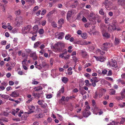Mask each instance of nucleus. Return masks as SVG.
I'll return each instance as SVG.
<instances>
[{"mask_svg": "<svg viewBox=\"0 0 125 125\" xmlns=\"http://www.w3.org/2000/svg\"><path fill=\"white\" fill-rule=\"evenodd\" d=\"M103 6H104L105 8L107 10H109L111 7L112 3L108 0H105L102 3Z\"/></svg>", "mask_w": 125, "mask_h": 125, "instance_id": "1", "label": "nucleus"}, {"mask_svg": "<svg viewBox=\"0 0 125 125\" xmlns=\"http://www.w3.org/2000/svg\"><path fill=\"white\" fill-rule=\"evenodd\" d=\"M31 29V26L30 25L28 26L23 27L22 28V32L23 34H26L29 33Z\"/></svg>", "mask_w": 125, "mask_h": 125, "instance_id": "2", "label": "nucleus"}, {"mask_svg": "<svg viewBox=\"0 0 125 125\" xmlns=\"http://www.w3.org/2000/svg\"><path fill=\"white\" fill-rule=\"evenodd\" d=\"M110 47V43L109 42H106L104 43L101 47V49L104 51H107Z\"/></svg>", "mask_w": 125, "mask_h": 125, "instance_id": "3", "label": "nucleus"}, {"mask_svg": "<svg viewBox=\"0 0 125 125\" xmlns=\"http://www.w3.org/2000/svg\"><path fill=\"white\" fill-rule=\"evenodd\" d=\"M83 115L85 117H87L91 114V113L89 110H84L82 112Z\"/></svg>", "mask_w": 125, "mask_h": 125, "instance_id": "4", "label": "nucleus"}, {"mask_svg": "<svg viewBox=\"0 0 125 125\" xmlns=\"http://www.w3.org/2000/svg\"><path fill=\"white\" fill-rule=\"evenodd\" d=\"M109 63L110 65L112 66L113 67L116 68L117 66V63L115 60H112L111 61H110Z\"/></svg>", "mask_w": 125, "mask_h": 125, "instance_id": "5", "label": "nucleus"}, {"mask_svg": "<svg viewBox=\"0 0 125 125\" xmlns=\"http://www.w3.org/2000/svg\"><path fill=\"white\" fill-rule=\"evenodd\" d=\"M74 13L73 11L71 10L68 11L67 15V19L68 21H69L71 19V15Z\"/></svg>", "mask_w": 125, "mask_h": 125, "instance_id": "6", "label": "nucleus"}, {"mask_svg": "<svg viewBox=\"0 0 125 125\" xmlns=\"http://www.w3.org/2000/svg\"><path fill=\"white\" fill-rule=\"evenodd\" d=\"M38 29V26L36 25L34 26L32 28L33 31L31 32V33L33 34H36L37 32Z\"/></svg>", "mask_w": 125, "mask_h": 125, "instance_id": "7", "label": "nucleus"}, {"mask_svg": "<svg viewBox=\"0 0 125 125\" xmlns=\"http://www.w3.org/2000/svg\"><path fill=\"white\" fill-rule=\"evenodd\" d=\"M23 19L21 17H20L18 20L16 21V25L18 26L21 25Z\"/></svg>", "mask_w": 125, "mask_h": 125, "instance_id": "8", "label": "nucleus"}, {"mask_svg": "<svg viewBox=\"0 0 125 125\" xmlns=\"http://www.w3.org/2000/svg\"><path fill=\"white\" fill-rule=\"evenodd\" d=\"M30 57H32L33 59L34 60H36L37 59V56L35 52L30 53Z\"/></svg>", "mask_w": 125, "mask_h": 125, "instance_id": "9", "label": "nucleus"}, {"mask_svg": "<svg viewBox=\"0 0 125 125\" xmlns=\"http://www.w3.org/2000/svg\"><path fill=\"white\" fill-rule=\"evenodd\" d=\"M57 33L58 37V38L59 39H62L64 37V34L63 32Z\"/></svg>", "mask_w": 125, "mask_h": 125, "instance_id": "10", "label": "nucleus"}, {"mask_svg": "<svg viewBox=\"0 0 125 125\" xmlns=\"http://www.w3.org/2000/svg\"><path fill=\"white\" fill-rule=\"evenodd\" d=\"M28 108L30 110H31L29 111L28 112L29 114H31L33 112V111L35 109V107L33 105L28 106Z\"/></svg>", "mask_w": 125, "mask_h": 125, "instance_id": "11", "label": "nucleus"}, {"mask_svg": "<svg viewBox=\"0 0 125 125\" xmlns=\"http://www.w3.org/2000/svg\"><path fill=\"white\" fill-rule=\"evenodd\" d=\"M19 94L16 91H15L12 92L10 96L13 97H16L19 96Z\"/></svg>", "mask_w": 125, "mask_h": 125, "instance_id": "12", "label": "nucleus"}, {"mask_svg": "<svg viewBox=\"0 0 125 125\" xmlns=\"http://www.w3.org/2000/svg\"><path fill=\"white\" fill-rule=\"evenodd\" d=\"M90 16L91 17V18H92L93 19H92L91 21H94L93 20H94V22L93 23V24H95L96 23V21L95 20V16L94 15L93 13L91 14L90 15Z\"/></svg>", "mask_w": 125, "mask_h": 125, "instance_id": "13", "label": "nucleus"}, {"mask_svg": "<svg viewBox=\"0 0 125 125\" xmlns=\"http://www.w3.org/2000/svg\"><path fill=\"white\" fill-rule=\"evenodd\" d=\"M58 45V47L61 48H62L64 47L65 45L64 43L60 42H57L56 44Z\"/></svg>", "mask_w": 125, "mask_h": 125, "instance_id": "14", "label": "nucleus"}, {"mask_svg": "<svg viewBox=\"0 0 125 125\" xmlns=\"http://www.w3.org/2000/svg\"><path fill=\"white\" fill-rule=\"evenodd\" d=\"M81 53L82 54V56L84 58H86L87 56L86 52L83 50H81Z\"/></svg>", "mask_w": 125, "mask_h": 125, "instance_id": "15", "label": "nucleus"}, {"mask_svg": "<svg viewBox=\"0 0 125 125\" xmlns=\"http://www.w3.org/2000/svg\"><path fill=\"white\" fill-rule=\"evenodd\" d=\"M118 4L121 5H125V0H118Z\"/></svg>", "mask_w": 125, "mask_h": 125, "instance_id": "16", "label": "nucleus"}, {"mask_svg": "<svg viewBox=\"0 0 125 125\" xmlns=\"http://www.w3.org/2000/svg\"><path fill=\"white\" fill-rule=\"evenodd\" d=\"M102 34L103 36L106 38H108L110 37V35L107 32H103Z\"/></svg>", "mask_w": 125, "mask_h": 125, "instance_id": "17", "label": "nucleus"}, {"mask_svg": "<svg viewBox=\"0 0 125 125\" xmlns=\"http://www.w3.org/2000/svg\"><path fill=\"white\" fill-rule=\"evenodd\" d=\"M41 44L40 42L38 41L35 43L34 45V48H36Z\"/></svg>", "mask_w": 125, "mask_h": 125, "instance_id": "18", "label": "nucleus"}, {"mask_svg": "<svg viewBox=\"0 0 125 125\" xmlns=\"http://www.w3.org/2000/svg\"><path fill=\"white\" fill-rule=\"evenodd\" d=\"M0 96L2 98L6 99H8L10 97L8 95L6 94H0Z\"/></svg>", "mask_w": 125, "mask_h": 125, "instance_id": "19", "label": "nucleus"}, {"mask_svg": "<svg viewBox=\"0 0 125 125\" xmlns=\"http://www.w3.org/2000/svg\"><path fill=\"white\" fill-rule=\"evenodd\" d=\"M78 4V2L77 0H75L74 1V2L70 6L72 8H75L76 7Z\"/></svg>", "mask_w": 125, "mask_h": 125, "instance_id": "20", "label": "nucleus"}, {"mask_svg": "<svg viewBox=\"0 0 125 125\" xmlns=\"http://www.w3.org/2000/svg\"><path fill=\"white\" fill-rule=\"evenodd\" d=\"M34 89H35V91H39L42 90V87L40 86H39L37 87H35L34 88Z\"/></svg>", "mask_w": 125, "mask_h": 125, "instance_id": "21", "label": "nucleus"}, {"mask_svg": "<svg viewBox=\"0 0 125 125\" xmlns=\"http://www.w3.org/2000/svg\"><path fill=\"white\" fill-rule=\"evenodd\" d=\"M120 43L119 40L117 38H115V45H117L119 44Z\"/></svg>", "mask_w": 125, "mask_h": 125, "instance_id": "22", "label": "nucleus"}, {"mask_svg": "<svg viewBox=\"0 0 125 125\" xmlns=\"http://www.w3.org/2000/svg\"><path fill=\"white\" fill-rule=\"evenodd\" d=\"M68 79L65 77H63L62 79V81L64 83H66L68 81Z\"/></svg>", "mask_w": 125, "mask_h": 125, "instance_id": "23", "label": "nucleus"}, {"mask_svg": "<svg viewBox=\"0 0 125 125\" xmlns=\"http://www.w3.org/2000/svg\"><path fill=\"white\" fill-rule=\"evenodd\" d=\"M44 101L42 100H39L37 102L38 104L39 105H42L43 104V103H44Z\"/></svg>", "mask_w": 125, "mask_h": 125, "instance_id": "24", "label": "nucleus"}, {"mask_svg": "<svg viewBox=\"0 0 125 125\" xmlns=\"http://www.w3.org/2000/svg\"><path fill=\"white\" fill-rule=\"evenodd\" d=\"M82 37L84 39H86L87 37V34L85 33H84L82 35Z\"/></svg>", "mask_w": 125, "mask_h": 125, "instance_id": "25", "label": "nucleus"}, {"mask_svg": "<svg viewBox=\"0 0 125 125\" xmlns=\"http://www.w3.org/2000/svg\"><path fill=\"white\" fill-rule=\"evenodd\" d=\"M111 27H112V29L113 30H115L116 29V28L114 25V24H113L112 25H110L108 27V28L109 29L110 28H111Z\"/></svg>", "mask_w": 125, "mask_h": 125, "instance_id": "26", "label": "nucleus"}, {"mask_svg": "<svg viewBox=\"0 0 125 125\" xmlns=\"http://www.w3.org/2000/svg\"><path fill=\"white\" fill-rule=\"evenodd\" d=\"M39 82L37 81H35V79H33L32 83L33 84H37L39 83Z\"/></svg>", "mask_w": 125, "mask_h": 125, "instance_id": "27", "label": "nucleus"}, {"mask_svg": "<svg viewBox=\"0 0 125 125\" xmlns=\"http://www.w3.org/2000/svg\"><path fill=\"white\" fill-rule=\"evenodd\" d=\"M38 32L40 34H43L44 32V30L43 29H40L39 30Z\"/></svg>", "mask_w": 125, "mask_h": 125, "instance_id": "28", "label": "nucleus"}, {"mask_svg": "<svg viewBox=\"0 0 125 125\" xmlns=\"http://www.w3.org/2000/svg\"><path fill=\"white\" fill-rule=\"evenodd\" d=\"M64 20L63 19H61L58 21V22L60 24L62 25L63 23Z\"/></svg>", "mask_w": 125, "mask_h": 125, "instance_id": "29", "label": "nucleus"}, {"mask_svg": "<svg viewBox=\"0 0 125 125\" xmlns=\"http://www.w3.org/2000/svg\"><path fill=\"white\" fill-rule=\"evenodd\" d=\"M71 36V35L69 34H67L66 35L65 38L66 39L68 40Z\"/></svg>", "mask_w": 125, "mask_h": 125, "instance_id": "30", "label": "nucleus"}, {"mask_svg": "<svg viewBox=\"0 0 125 125\" xmlns=\"http://www.w3.org/2000/svg\"><path fill=\"white\" fill-rule=\"evenodd\" d=\"M93 78L94 82L95 83H97L99 81V80L96 77H93Z\"/></svg>", "mask_w": 125, "mask_h": 125, "instance_id": "31", "label": "nucleus"}, {"mask_svg": "<svg viewBox=\"0 0 125 125\" xmlns=\"http://www.w3.org/2000/svg\"><path fill=\"white\" fill-rule=\"evenodd\" d=\"M27 117L26 114H24L23 115L21 118V120H26Z\"/></svg>", "mask_w": 125, "mask_h": 125, "instance_id": "32", "label": "nucleus"}, {"mask_svg": "<svg viewBox=\"0 0 125 125\" xmlns=\"http://www.w3.org/2000/svg\"><path fill=\"white\" fill-rule=\"evenodd\" d=\"M52 25L55 28L57 27V24L55 22L53 21L51 23Z\"/></svg>", "mask_w": 125, "mask_h": 125, "instance_id": "33", "label": "nucleus"}, {"mask_svg": "<svg viewBox=\"0 0 125 125\" xmlns=\"http://www.w3.org/2000/svg\"><path fill=\"white\" fill-rule=\"evenodd\" d=\"M35 117L37 118H41L42 117V114H39L38 115H35Z\"/></svg>", "mask_w": 125, "mask_h": 125, "instance_id": "34", "label": "nucleus"}, {"mask_svg": "<svg viewBox=\"0 0 125 125\" xmlns=\"http://www.w3.org/2000/svg\"><path fill=\"white\" fill-rule=\"evenodd\" d=\"M99 13L101 15H103L104 14V12L103 11V9H100L99 11Z\"/></svg>", "mask_w": 125, "mask_h": 125, "instance_id": "35", "label": "nucleus"}, {"mask_svg": "<svg viewBox=\"0 0 125 125\" xmlns=\"http://www.w3.org/2000/svg\"><path fill=\"white\" fill-rule=\"evenodd\" d=\"M15 14L16 15H18L21 13V11L20 10H16L15 12Z\"/></svg>", "mask_w": 125, "mask_h": 125, "instance_id": "36", "label": "nucleus"}, {"mask_svg": "<svg viewBox=\"0 0 125 125\" xmlns=\"http://www.w3.org/2000/svg\"><path fill=\"white\" fill-rule=\"evenodd\" d=\"M88 48L90 51L93 50L95 48L93 46H89Z\"/></svg>", "mask_w": 125, "mask_h": 125, "instance_id": "37", "label": "nucleus"}, {"mask_svg": "<svg viewBox=\"0 0 125 125\" xmlns=\"http://www.w3.org/2000/svg\"><path fill=\"white\" fill-rule=\"evenodd\" d=\"M72 58L75 62H76L78 61V59L75 56L72 57Z\"/></svg>", "mask_w": 125, "mask_h": 125, "instance_id": "38", "label": "nucleus"}, {"mask_svg": "<svg viewBox=\"0 0 125 125\" xmlns=\"http://www.w3.org/2000/svg\"><path fill=\"white\" fill-rule=\"evenodd\" d=\"M42 26H44L46 23V21L45 20H44L42 21Z\"/></svg>", "mask_w": 125, "mask_h": 125, "instance_id": "39", "label": "nucleus"}, {"mask_svg": "<svg viewBox=\"0 0 125 125\" xmlns=\"http://www.w3.org/2000/svg\"><path fill=\"white\" fill-rule=\"evenodd\" d=\"M26 2H28L30 3H33L34 2V0H25Z\"/></svg>", "mask_w": 125, "mask_h": 125, "instance_id": "40", "label": "nucleus"}, {"mask_svg": "<svg viewBox=\"0 0 125 125\" xmlns=\"http://www.w3.org/2000/svg\"><path fill=\"white\" fill-rule=\"evenodd\" d=\"M111 91L110 94L111 95L114 94L115 93V90H113V89L111 90Z\"/></svg>", "mask_w": 125, "mask_h": 125, "instance_id": "41", "label": "nucleus"}, {"mask_svg": "<svg viewBox=\"0 0 125 125\" xmlns=\"http://www.w3.org/2000/svg\"><path fill=\"white\" fill-rule=\"evenodd\" d=\"M90 25V24L89 22H87L84 24V25L85 27L87 28Z\"/></svg>", "mask_w": 125, "mask_h": 125, "instance_id": "42", "label": "nucleus"}, {"mask_svg": "<svg viewBox=\"0 0 125 125\" xmlns=\"http://www.w3.org/2000/svg\"><path fill=\"white\" fill-rule=\"evenodd\" d=\"M94 113L96 115H97L98 114V113L99 114V115H100L102 114L103 113V112L102 111H101L100 112H97V113H96L95 112H94Z\"/></svg>", "mask_w": 125, "mask_h": 125, "instance_id": "43", "label": "nucleus"}, {"mask_svg": "<svg viewBox=\"0 0 125 125\" xmlns=\"http://www.w3.org/2000/svg\"><path fill=\"white\" fill-rule=\"evenodd\" d=\"M125 121V118H122L121 120V121L120 122V124H123L124 122Z\"/></svg>", "mask_w": 125, "mask_h": 125, "instance_id": "44", "label": "nucleus"}, {"mask_svg": "<svg viewBox=\"0 0 125 125\" xmlns=\"http://www.w3.org/2000/svg\"><path fill=\"white\" fill-rule=\"evenodd\" d=\"M121 95L122 96V97L123 98H124L125 96V93L123 92H121Z\"/></svg>", "mask_w": 125, "mask_h": 125, "instance_id": "45", "label": "nucleus"}, {"mask_svg": "<svg viewBox=\"0 0 125 125\" xmlns=\"http://www.w3.org/2000/svg\"><path fill=\"white\" fill-rule=\"evenodd\" d=\"M6 41L5 40H3L1 42V45H5L6 43Z\"/></svg>", "mask_w": 125, "mask_h": 125, "instance_id": "46", "label": "nucleus"}, {"mask_svg": "<svg viewBox=\"0 0 125 125\" xmlns=\"http://www.w3.org/2000/svg\"><path fill=\"white\" fill-rule=\"evenodd\" d=\"M16 64V63L15 62H12L11 63L10 65V66L12 68L14 67L15 65Z\"/></svg>", "mask_w": 125, "mask_h": 125, "instance_id": "47", "label": "nucleus"}, {"mask_svg": "<svg viewBox=\"0 0 125 125\" xmlns=\"http://www.w3.org/2000/svg\"><path fill=\"white\" fill-rule=\"evenodd\" d=\"M64 88L63 87H62L61 89L59 90L62 93H63L64 92Z\"/></svg>", "mask_w": 125, "mask_h": 125, "instance_id": "48", "label": "nucleus"}, {"mask_svg": "<svg viewBox=\"0 0 125 125\" xmlns=\"http://www.w3.org/2000/svg\"><path fill=\"white\" fill-rule=\"evenodd\" d=\"M106 81L102 79L101 81V83L102 84H104L106 83Z\"/></svg>", "mask_w": 125, "mask_h": 125, "instance_id": "49", "label": "nucleus"}, {"mask_svg": "<svg viewBox=\"0 0 125 125\" xmlns=\"http://www.w3.org/2000/svg\"><path fill=\"white\" fill-rule=\"evenodd\" d=\"M33 98V97H31V98L29 99V100L27 101V103L28 104L30 103V102L32 101Z\"/></svg>", "mask_w": 125, "mask_h": 125, "instance_id": "50", "label": "nucleus"}, {"mask_svg": "<svg viewBox=\"0 0 125 125\" xmlns=\"http://www.w3.org/2000/svg\"><path fill=\"white\" fill-rule=\"evenodd\" d=\"M2 114L4 116H7L9 114L6 112L4 111L2 113Z\"/></svg>", "mask_w": 125, "mask_h": 125, "instance_id": "51", "label": "nucleus"}, {"mask_svg": "<svg viewBox=\"0 0 125 125\" xmlns=\"http://www.w3.org/2000/svg\"><path fill=\"white\" fill-rule=\"evenodd\" d=\"M82 21L84 22H87L86 19L84 17H83V18L82 19Z\"/></svg>", "mask_w": 125, "mask_h": 125, "instance_id": "52", "label": "nucleus"}, {"mask_svg": "<svg viewBox=\"0 0 125 125\" xmlns=\"http://www.w3.org/2000/svg\"><path fill=\"white\" fill-rule=\"evenodd\" d=\"M14 84V83L13 82L11 81H9V85H12Z\"/></svg>", "mask_w": 125, "mask_h": 125, "instance_id": "53", "label": "nucleus"}, {"mask_svg": "<svg viewBox=\"0 0 125 125\" xmlns=\"http://www.w3.org/2000/svg\"><path fill=\"white\" fill-rule=\"evenodd\" d=\"M107 72V70H104L102 71V73L104 74H106Z\"/></svg>", "mask_w": 125, "mask_h": 125, "instance_id": "54", "label": "nucleus"}, {"mask_svg": "<svg viewBox=\"0 0 125 125\" xmlns=\"http://www.w3.org/2000/svg\"><path fill=\"white\" fill-rule=\"evenodd\" d=\"M40 94L39 93H37L36 94L35 96V97L36 98H37L38 99H39L40 98Z\"/></svg>", "mask_w": 125, "mask_h": 125, "instance_id": "55", "label": "nucleus"}, {"mask_svg": "<svg viewBox=\"0 0 125 125\" xmlns=\"http://www.w3.org/2000/svg\"><path fill=\"white\" fill-rule=\"evenodd\" d=\"M38 6H36L33 9V10L34 11H35L38 10Z\"/></svg>", "mask_w": 125, "mask_h": 125, "instance_id": "56", "label": "nucleus"}, {"mask_svg": "<svg viewBox=\"0 0 125 125\" xmlns=\"http://www.w3.org/2000/svg\"><path fill=\"white\" fill-rule=\"evenodd\" d=\"M47 104H46L45 103V104H43L42 105H41V107H42V108H45L46 107H47Z\"/></svg>", "mask_w": 125, "mask_h": 125, "instance_id": "57", "label": "nucleus"}, {"mask_svg": "<svg viewBox=\"0 0 125 125\" xmlns=\"http://www.w3.org/2000/svg\"><path fill=\"white\" fill-rule=\"evenodd\" d=\"M46 11L45 10H42L41 13V15H43L46 13Z\"/></svg>", "mask_w": 125, "mask_h": 125, "instance_id": "58", "label": "nucleus"}, {"mask_svg": "<svg viewBox=\"0 0 125 125\" xmlns=\"http://www.w3.org/2000/svg\"><path fill=\"white\" fill-rule=\"evenodd\" d=\"M27 61V60L26 59H24L22 62V65L25 64Z\"/></svg>", "mask_w": 125, "mask_h": 125, "instance_id": "59", "label": "nucleus"}, {"mask_svg": "<svg viewBox=\"0 0 125 125\" xmlns=\"http://www.w3.org/2000/svg\"><path fill=\"white\" fill-rule=\"evenodd\" d=\"M5 87L2 86H0V91L3 90L5 89Z\"/></svg>", "mask_w": 125, "mask_h": 125, "instance_id": "60", "label": "nucleus"}, {"mask_svg": "<svg viewBox=\"0 0 125 125\" xmlns=\"http://www.w3.org/2000/svg\"><path fill=\"white\" fill-rule=\"evenodd\" d=\"M109 20V18H105L104 21L106 23H108V21Z\"/></svg>", "mask_w": 125, "mask_h": 125, "instance_id": "61", "label": "nucleus"}, {"mask_svg": "<svg viewBox=\"0 0 125 125\" xmlns=\"http://www.w3.org/2000/svg\"><path fill=\"white\" fill-rule=\"evenodd\" d=\"M108 76H111L112 75V71L111 70H109L107 74Z\"/></svg>", "mask_w": 125, "mask_h": 125, "instance_id": "62", "label": "nucleus"}, {"mask_svg": "<svg viewBox=\"0 0 125 125\" xmlns=\"http://www.w3.org/2000/svg\"><path fill=\"white\" fill-rule=\"evenodd\" d=\"M45 45L43 44H42L40 47V48L41 49H43L45 48Z\"/></svg>", "mask_w": 125, "mask_h": 125, "instance_id": "63", "label": "nucleus"}, {"mask_svg": "<svg viewBox=\"0 0 125 125\" xmlns=\"http://www.w3.org/2000/svg\"><path fill=\"white\" fill-rule=\"evenodd\" d=\"M7 54L6 52H3L2 53V55L4 57H6L7 56Z\"/></svg>", "mask_w": 125, "mask_h": 125, "instance_id": "64", "label": "nucleus"}]
</instances>
